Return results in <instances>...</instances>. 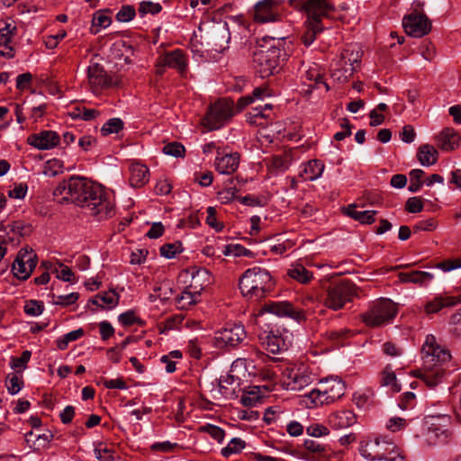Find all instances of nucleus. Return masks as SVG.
Segmentation results:
<instances>
[{"label": "nucleus", "instance_id": "nucleus-1", "mask_svg": "<svg viewBox=\"0 0 461 461\" xmlns=\"http://www.w3.org/2000/svg\"><path fill=\"white\" fill-rule=\"evenodd\" d=\"M424 369L412 371V375L422 380L428 387L433 388L442 382L450 359L448 349L438 344L433 335H428L421 348Z\"/></svg>", "mask_w": 461, "mask_h": 461}, {"label": "nucleus", "instance_id": "nucleus-2", "mask_svg": "<svg viewBox=\"0 0 461 461\" xmlns=\"http://www.w3.org/2000/svg\"><path fill=\"white\" fill-rule=\"evenodd\" d=\"M290 5L300 11H304L307 15L305 32L301 36L304 46L309 47L316 39V35L324 31L322 19L329 16L333 11L332 5H320L318 0H290Z\"/></svg>", "mask_w": 461, "mask_h": 461}, {"label": "nucleus", "instance_id": "nucleus-3", "mask_svg": "<svg viewBox=\"0 0 461 461\" xmlns=\"http://www.w3.org/2000/svg\"><path fill=\"white\" fill-rule=\"evenodd\" d=\"M240 289L243 296L258 300L265 297L274 287L269 272L261 267L247 269L240 277Z\"/></svg>", "mask_w": 461, "mask_h": 461}, {"label": "nucleus", "instance_id": "nucleus-4", "mask_svg": "<svg viewBox=\"0 0 461 461\" xmlns=\"http://www.w3.org/2000/svg\"><path fill=\"white\" fill-rule=\"evenodd\" d=\"M83 199L81 203L76 205L88 210L99 220L110 218L114 214L113 195L100 184L93 182L90 185V192H87Z\"/></svg>", "mask_w": 461, "mask_h": 461}, {"label": "nucleus", "instance_id": "nucleus-5", "mask_svg": "<svg viewBox=\"0 0 461 461\" xmlns=\"http://www.w3.org/2000/svg\"><path fill=\"white\" fill-rule=\"evenodd\" d=\"M346 392L345 383L338 377H330L320 381L318 387L312 389L303 399L307 408H316L330 404L340 399Z\"/></svg>", "mask_w": 461, "mask_h": 461}, {"label": "nucleus", "instance_id": "nucleus-6", "mask_svg": "<svg viewBox=\"0 0 461 461\" xmlns=\"http://www.w3.org/2000/svg\"><path fill=\"white\" fill-rule=\"evenodd\" d=\"M360 454L370 461H405L397 446L383 437H376L362 442Z\"/></svg>", "mask_w": 461, "mask_h": 461}, {"label": "nucleus", "instance_id": "nucleus-7", "mask_svg": "<svg viewBox=\"0 0 461 461\" xmlns=\"http://www.w3.org/2000/svg\"><path fill=\"white\" fill-rule=\"evenodd\" d=\"M92 183L86 177L73 176L59 183L54 189L53 195L56 198L60 197V203H81L87 192H90Z\"/></svg>", "mask_w": 461, "mask_h": 461}, {"label": "nucleus", "instance_id": "nucleus-8", "mask_svg": "<svg viewBox=\"0 0 461 461\" xmlns=\"http://www.w3.org/2000/svg\"><path fill=\"white\" fill-rule=\"evenodd\" d=\"M357 294V287L350 280L344 279L330 284L326 289L324 305L333 311L342 309Z\"/></svg>", "mask_w": 461, "mask_h": 461}, {"label": "nucleus", "instance_id": "nucleus-9", "mask_svg": "<svg viewBox=\"0 0 461 461\" xmlns=\"http://www.w3.org/2000/svg\"><path fill=\"white\" fill-rule=\"evenodd\" d=\"M285 51L278 47L260 49L254 53L253 62L257 72L262 78L278 72L281 61L285 59Z\"/></svg>", "mask_w": 461, "mask_h": 461}, {"label": "nucleus", "instance_id": "nucleus-10", "mask_svg": "<svg viewBox=\"0 0 461 461\" xmlns=\"http://www.w3.org/2000/svg\"><path fill=\"white\" fill-rule=\"evenodd\" d=\"M397 313L396 305L389 299H380L361 314V320L369 327L384 325L392 321Z\"/></svg>", "mask_w": 461, "mask_h": 461}, {"label": "nucleus", "instance_id": "nucleus-11", "mask_svg": "<svg viewBox=\"0 0 461 461\" xmlns=\"http://www.w3.org/2000/svg\"><path fill=\"white\" fill-rule=\"evenodd\" d=\"M233 101L221 99L212 104L203 119V125L209 131L220 129L233 114Z\"/></svg>", "mask_w": 461, "mask_h": 461}, {"label": "nucleus", "instance_id": "nucleus-12", "mask_svg": "<svg viewBox=\"0 0 461 461\" xmlns=\"http://www.w3.org/2000/svg\"><path fill=\"white\" fill-rule=\"evenodd\" d=\"M313 375L307 366L287 367L283 372V381L287 389L300 391L313 382Z\"/></svg>", "mask_w": 461, "mask_h": 461}, {"label": "nucleus", "instance_id": "nucleus-13", "mask_svg": "<svg viewBox=\"0 0 461 461\" xmlns=\"http://www.w3.org/2000/svg\"><path fill=\"white\" fill-rule=\"evenodd\" d=\"M37 265V255L32 249L23 248L19 250L13 265L12 272L19 280H27Z\"/></svg>", "mask_w": 461, "mask_h": 461}, {"label": "nucleus", "instance_id": "nucleus-14", "mask_svg": "<svg viewBox=\"0 0 461 461\" xmlns=\"http://www.w3.org/2000/svg\"><path fill=\"white\" fill-rule=\"evenodd\" d=\"M262 312H268L280 318H290L297 322L306 320L303 310L296 308L287 301L267 302L261 308Z\"/></svg>", "mask_w": 461, "mask_h": 461}, {"label": "nucleus", "instance_id": "nucleus-15", "mask_svg": "<svg viewBox=\"0 0 461 461\" xmlns=\"http://www.w3.org/2000/svg\"><path fill=\"white\" fill-rule=\"evenodd\" d=\"M246 338L244 327L240 324H229L217 331L214 336L215 346L219 348H234Z\"/></svg>", "mask_w": 461, "mask_h": 461}, {"label": "nucleus", "instance_id": "nucleus-16", "mask_svg": "<svg viewBox=\"0 0 461 461\" xmlns=\"http://www.w3.org/2000/svg\"><path fill=\"white\" fill-rule=\"evenodd\" d=\"M166 68L176 69L180 74H184L187 68V58L183 50L177 49L160 55L157 59L156 73L162 76Z\"/></svg>", "mask_w": 461, "mask_h": 461}, {"label": "nucleus", "instance_id": "nucleus-17", "mask_svg": "<svg viewBox=\"0 0 461 461\" xmlns=\"http://www.w3.org/2000/svg\"><path fill=\"white\" fill-rule=\"evenodd\" d=\"M87 78L90 88L95 94L117 85L116 81L107 74L104 67L99 63H93L88 67Z\"/></svg>", "mask_w": 461, "mask_h": 461}, {"label": "nucleus", "instance_id": "nucleus-18", "mask_svg": "<svg viewBox=\"0 0 461 461\" xmlns=\"http://www.w3.org/2000/svg\"><path fill=\"white\" fill-rule=\"evenodd\" d=\"M402 25L407 34L416 38L428 34L431 29L430 21L421 14H411L405 16Z\"/></svg>", "mask_w": 461, "mask_h": 461}, {"label": "nucleus", "instance_id": "nucleus-19", "mask_svg": "<svg viewBox=\"0 0 461 461\" xmlns=\"http://www.w3.org/2000/svg\"><path fill=\"white\" fill-rule=\"evenodd\" d=\"M276 0H262L254 6V21L260 23L275 22L278 18Z\"/></svg>", "mask_w": 461, "mask_h": 461}, {"label": "nucleus", "instance_id": "nucleus-20", "mask_svg": "<svg viewBox=\"0 0 461 461\" xmlns=\"http://www.w3.org/2000/svg\"><path fill=\"white\" fill-rule=\"evenodd\" d=\"M28 143L40 149H50L59 142V136L53 131H42L40 133L32 134L28 137Z\"/></svg>", "mask_w": 461, "mask_h": 461}, {"label": "nucleus", "instance_id": "nucleus-21", "mask_svg": "<svg viewBox=\"0 0 461 461\" xmlns=\"http://www.w3.org/2000/svg\"><path fill=\"white\" fill-rule=\"evenodd\" d=\"M240 156L238 152L222 154L217 149V157L214 162L215 169L220 174L230 175L234 173L240 165Z\"/></svg>", "mask_w": 461, "mask_h": 461}, {"label": "nucleus", "instance_id": "nucleus-22", "mask_svg": "<svg viewBox=\"0 0 461 461\" xmlns=\"http://www.w3.org/2000/svg\"><path fill=\"white\" fill-rule=\"evenodd\" d=\"M230 40V33L227 23H219L214 26L210 41L213 50L222 52L229 48Z\"/></svg>", "mask_w": 461, "mask_h": 461}, {"label": "nucleus", "instance_id": "nucleus-23", "mask_svg": "<svg viewBox=\"0 0 461 461\" xmlns=\"http://www.w3.org/2000/svg\"><path fill=\"white\" fill-rule=\"evenodd\" d=\"M461 303V294L458 295H438L426 303L424 310L428 314L438 312L444 308H448Z\"/></svg>", "mask_w": 461, "mask_h": 461}, {"label": "nucleus", "instance_id": "nucleus-24", "mask_svg": "<svg viewBox=\"0 0 461 461\" xmlns=\"http://www.w3.org/2000/svg\"><path fill=\"white\" fill-rule=\"evenodd\" d=\"M329 424L335 429H347L357 422L355 413L350 410H341L329 416Z\"/></svg>", "mask_w": 461, "mask_h": 461}, {"label": "nucleus", "instance_id": "nucleus-25", "mask_svg": "<svg viewBox=\"0 0 461 461\" xmlns=\"http://www.w3.org/2000/svg\"><path fill=\"white\" fill-rule=\"evenodd\" d=\"M460 137L452 128H445L436 137V143L439 149L450 151L458 147Z\"/></svg>", "mask_w": 461, "mask_h": 461}, {"label": "nucleus", "instance_id": "nucleus-26", "mask_svg": "<svg viewBox=\"0 0 461 461\" xmlns=\"http://www.w3.org/2000/svg\"><path fill=\"white\" fill-rule=\"evenodd\" d=\"M130 184L133 187H141L149 181V168L139 162H132L130 166Z\"/></svg>", "mask_w": 461, "mask_h": 461}, {"label": "nucleus", "instance_id": "nucleus-27", "mask_svg": "<svg viewBox=\"0 0 461 461\" xmlns=\"http://www.w3.org/2000/svg\"><path fill=\"white\" fill-rule=\"evenodd\" d=\"M6 235H4L7 239L8 242H19L20 237H24L31 232V226L25 224L23 221H17L11 224L6 225L4 228Z\"/></svg>", "mask_w": 461, "mask_h": 461}, {"label": "nucleus", "instance_id": "nucleus-28", "mask_svg": "<svg viewBox=\"0 0 461 461\" xmlns=\"http://www.w3.org/2000/svg\"><path fill=\"white\" fill-rule=\"evenodd\" d=\"M356 67L339 59L332 64L331 77L339 83H344L353 75Z\"/></svg>", "mask_w": 461, "mask_h": 461}, {"label": "nucleus", "instance_id": "nucleus-29", "mask_svg": "<svg viewBox=\"0 0 461 461\" xmlns=\"http://www.w3.org/2000/svg\"><path fill=\"white\" fill-rule=\"evenodd\" d=\"M210 285V272L199 268L192 273V279L188 287L194 294H201L202 291Z\"/></svg>", "mask_w": 461, "mask_h": 461}, {"label": "nucleus", "instance_id": "nucleus-30", "mask_svg": "<svg viewBox=\"0 0 461 461\" xmlns=\"http://www.w3.org/2000/svg\"><path fill=\"white\" fill-rule=\"evenodd\" d=\"M398 278L402 283H413L420 285H427L433 279V275L425 271L401 272Z\"/></svg>", "mask_w": 461, "mask_h": 461}, {"label": "nucleus", "instance_id": "nucleus-31", "mask_svg": "<svg viewBox=\"0 0 461 461\" xmlns=\"http://www.w3.org/2000/svg\"><path fill=\"white\" fill-rule=\"evenodd\" d=\"M323 170L324 164L321 160L312 159L303 165L300 176L307 181H314L321 176Z\"/></svg>", "mask_w": 461, "mask_h": 461}, {"label": "nucleus", "instance_id": "nucleus-32", "mask_svg": "<svg viewBox=\"0 0 461 461\" xmlns=\"http://www.w3.org/2000/svg\"><path fill=\"white\" fill-rule=\"evenodd\" d=\"M448 433L446 429L439 426L432 424L427 429L425 435V441L429 446H435L438 444H444L447 441Z\"/></svg>", "mask_w": 461, "mask_h": 461}, {"label": "nucleus", "instance_id": "nucleus-33", "mask_svg": "<svg viewBox=\"0 0 461 461\" xmlns=\"http://www.w3.org/2000/svg\"><path fill=\"white\" fill-rule=\"evenodd\" d=\"M288 338V334L283 336L275 335L273 331L269 333L267 337L266 345L267 349L273 353H280L282 351L287 350L289 348V341H286Z\"/></svg>", "mask_w": 461, "mask_h": 461}, {"label": "nucleus", "instance_id": "nucleus-34", "mask_svg": "<svg viewBox=\"0 0 461 461\" xmlns=\"http://www.w3.org/2000/svg\"><path fill=\"white\" fill-rule=\"evenodd\" d=\"M417 158L422 166H432L438 160V151L432 145L423 144L418 149Z\"/></svg>", "mask_w": 461, "mask_h": 461}, {"label": "nucleus", "instance_id": "nucleus-35", "mask_svg": "<svg viewBox=\"0 0 461 461\" xmlns=\"http://www.w3.org/2000/svg\"><path fill=\"white\" fill-rule=\"evenodd\" d=\"M287 275L303 285L310 283L313 278L312 273L301 264L293 265L291 268L288 269Z\"/></svg>", "mask_w": 461, "mask_h": 461}, {"label": "nucleus", "instance_id": "nucleus-36", "mask_svg": "<svg viewBox=\"0 0 461 461\" xmlns=\"http://www.w3.org/2000/svg\"><path fill=\"white\" fill-rule=\"evenodd\" d=\"M90 303L102 308H104V304H105L107 308L112 309L118 304L119 294H116L113 290H109L104 294H97L95 299L90 300Z\"/></svg>", "mask_w": 461, "mask_h": 461}, {"label": "nucleus", "instance_id": "nucleus-37", "mask_svg": "<svg viewBox=\"0 0 461 461\" xmlns=\"http://www.w3.org/2000/svg\"><path fill=\"white\" fill-rule=\"evenodd\" d=\"M380 384L382 386H390L393 393L401 391V384L398 383L396 375L390 366H386L381 372Z\"/></svg>", "mask_w": 461, "mask_h": 461}, {"label": "nucleus", "instance_id": "nucleus-38", "mask_svg": "<svg viewBox=\"0 0 461 461\" xmlns=\"http://www.w3.org/2000/svg\"><path fill=\"white\" fill-rule=\"evenodd\" d=\"M292 163L291 151H284L272 157V167L279 171L286 170Z\"/></svg>", "mask_w": 461, "mask_h": 461}, {"label": "nucleus", "instance_id": "nucleus-39", "mask_svg": "<svg viewBox=\"0 0 461 461\" xmlns=\"http://www.w3.org/2000/svg\"><path fill=\"white\" fill-rule=\"evenodd\" d=\"M111 23V17L105 15L104 12L98 11L94 14L91 31L94 34H96L101 28H107Z\"/></svg>", "mask_w": 461, "mask_h": 461}, {"label": "nucleus", "instance_id": "nucleus-40", "mask_svg": "<svg viewBox=\"0 0 461 461\" xmlns=\"http://www.w3.org/2000/svg\"><path fill=\"white\" fill-rule=\"evenodd\" d=\"M246 443L240 438H232L229 444L221 451L224 457H229L233 454H239L245 447Z\"/></svg>", "mask_w": 461, "mask_h": 461}, {"label": "nucleus", "instance_id": "nucleus-41", "mask_svg": "<svg viewBox=\"0 0 461 461\" xmlns=\"http://www.w3.org/2000/svg\"><path fill=\"white\" fill-rule=\"evenodd\" d=\"M304 448L316 455L319 457H324L328 455V447L326 445L321 444L319 441L314 439H306L303 443Z\"/></svg>", "mask_w": 461, "mask_h": 461}, {"label": "nucleus", "instance_id": "nucleus-42", "mask_svg": "<svg viewBox=\"0 0 461 461\" xmlns=\"http://www.w3.org/2000/svg\"><path fill=\"white\" fill-rule=\"evenodd\" d=\"M272 109V104H266L264 106H257L253 108V111L249 113L248 120L249 123H257L258 119H268L270 118V111Z\"/></svg>", "mask_w": 461, "mask_h": 461}, {"label": "nucleus", "instance_id": "nucleus-43", "mask_svg": "<svg viewBox=\"0 0 461 461\" xmlns=\"http://www.w3.org/2000/svg\"><path fill=\"white\" fill-rule=\"evenodd\" d=\"M84 335L83 329L72 330L57 340V347L60 350H64L68 348V343L80 339Z\"/></svg>", "mask_w": 461, "mask_h": 461}, {"label": "nucleus", "instance_id": "nucleus-44", "mask_svg": "<svg viewBox=\"0 0 461 461\" xmlns=\"http://www.w3.org/2000/svg\"><path fill=\"white\" fill-rule=\"evenodd\" d=\"M123 122L120 118H112L108 120L101 128L103 136H108L112 133H118L123 129Z\"/></svg>", "mask_w": 461, "mask_h": 461}, {"label": "nucleus", "instance_id": "nucleus-45", "mask_svg": "<svg viewBox=\"0 0 461 461\" xmlns=\"http://www.w3.org/2000/svg\"><path fill=\"white\" fill-rule=\"evenodd\" d=\"M94 453L95 456L99 461H114L113 449L108 447L107 445L103 442H99L95 445Z\"/></svg>", "mask_w": 461, "mask_h": 461}, {"label": "nucleus", "instance_id": "nucleus-46", "mask_svg": "<svg viewBox=\"0 0 461 461\" xmlns=\"http://www.w3.org/2000/svg\"><path fill=\"white\" fill-rule=\"evenodd\" d=\"M424 175L425 172L420 168L412 169L410 172V185L408 187L410 192L416 193L421 188V178Z\"/></svg>", "mask_w": 461, "mask_h": 461}, {"label": "nucleus", "instance_id": "nucleus-47", "mask_svg": "<svg viewBox=\"0 0 461 461\" xmlns=\"http://www.w3.org/2000/svg\"><path fill=\"white\" fill-rule=\"evenodd\" d=\"M160 255L166 258H173L182 252V243L177 241L174 243H166L160 247Z\"/></svg>", "mask_w": 461, "mask_h": 461}, {"label": "nucleus", "instance_id": "nucleus-48", "mask_svg": "<svg viewBox=\"0 0 461 461\" xmlns=\"http://www.w3.org/2000/svg\"><path fill=\"white\" fill-rule=\"evenodd\" d=\"M15 25L9 23H4V26L0 27V45L7 46L15 34Z\"/></svg>", "mask_w": 461, "mask_h": 461}, {"label": "nucleus", "instance_id": "nucleus-49", "mask_svg": "<svg viewBox=\"0 0 461 461\" xmlns=\"http://www.w3.org/2000/svg\"><path fill=\"white\" fill-rule=\"evenodd\" d=\"M100 114V112L96 109H88L86 107L76 108L72 113L71 116L73 118H79L84 121H91L95 119Z\"/></svg>", "mask_w": 461, "mask_h": 461}, {"label": "nucleus", "instance_id": "nucleus-50", "mask_svg": "<svg viewBox=\"0 0 461 461\" xmlns=\"http://www.w3.org/2000/svg\"><path fill=\"white\" fill-rule=\"evenodd\" d=\"M118 321L123 326H131L133 324L143 325L144 321L135 315V312L129 310L119 315Z\"/></svg>", "mask_w": 461, "mask_h": 461}, {"label": "nucleus", "instance_id": "nucleus-51", "mask_svg": "<svg viewBox=\"0 0 461 461\" xmlns=\"http://www.w3.org/2000/svg\"><path fill=\"white\" fill-rule=\"evenodd\" d=\"M162 10V6L158 3H153L151 1H143L140 4L139 13L140 16H144L148 14H157Z\"/></svg>", "mask_w": 461, "mask_h": 461}, {"label": "nucleus", "instance_id": "nucleus-52", "mask_svg": "<svg viewBox=\"0 0 461 461\" xmlns=\"http://www.w3.org/2000/svg\"><path fill=\"white\" fill-rule=\"evenodd\" d=\"M339 59H343L344 62H348L352 64L353 67H356V64L360 61L361 54L358 50L348 47L342 50Z\"/></svg>", "mask_w": 461, "mask_h": 461}, {"label": "nucleus", "instance_id": "nucleus-53", "mask_svg": "<svg viewBox=\"0 0 461 461\" xmlns=\"http://www.w3.org/2000/svg\"><path fill=\"white\" fill-rule=\"evenodd\" d=\"M201 294H194L190 288L187 286L182 294L177 298V302L181 304V307L184 308L185 306L195 304L198 301V298Z\"/></svg>", "mask_w": 461, "mask_h": 461}, {"label": "nucleus", "instance_id": "nucleus-54", "mask_svg": "<svg viewBox=\"0 0 461 461\" xmlns=\"http://www.w3.org/2000/svg\"><path fill=\"white\" fill-rule=\"evenodd\" d=\"M44 310L43 303L36 300H30L25 303L24 312L30 316H39Z\"/></svg>", "mask_w": 461, "mask_h": 461}, {"label": "nucleus", "instance_id": "nucleus-55", "mask_svg": "<svg viewBox=\"0 0 461 461\" xmlns=\"http://www.w3.org/2000/svg\"><path fill=\"white\" fill-rule=\"evenodd\" d=\"M185 147L179 142H171L164 146L163 152L167 155L180 158L185 154Z\"/></svg>", "mask_w": 461, "mask_h": 461}, {"label": "nucleus", "instance_id": "nucleus-56", "mask_svg": "<svg viewBox=\"0 0 461 461\" xmlns=\"http://www.w3.org/2000/svg\"><path fill=\"white\" fill-rule=\"evenodd\" d=\"M136 12L131 5H123L116 14V20L120 23H127L135 17Z\"/></svg>", "mask_w": 461, "mask_h": 461}, {"label": "nucleus", "instance_id": "nucleus-57", "mask_svg": "<svg viewBox=\"0 0 461 461\" xmlns=\"http://www.w3.org/2000/svg\"><path fill=\"white\" fill-rule=\"evenodd\" d=\"M6 383L8 393L13 395L18 393L23 385L22 378L16 375H8Z\"/></svg>", "mask_w": 461, "mask_h": 461}, {"label": "nucleus", "instance_id": "nucleus-58", "mask_svg": "<svg viewBox=\"0 0 461 461\" xmlns=\"http://www.w3.org/2000/svg\"><path fill=\"white\" fill-rule=\"evenodd\" d=\"M223 254L225 256L229 255H234L236 257L240 256H248L251 254L250 250L243 247L242 245L236 244V245H228L225 247L223 250Z\"/></svg>", "mask_w": 461, "mask_h": 461}, {"label": "nucleus", "instance_id": "nucleus-59", "mask_svg": "<svg viewBox=\"0 0 461 461\" xmlns=\"http://www.w3.org/2000/svg\"><path fill=\"white\" fill-rule=\"evenodd\" d=\"M206 223L216 231H221L223 229V224L217 221L216 210L214 207L210 206L207 208Z\"/></svg>", "mask_w": 461, "mask_h": 461}, {"label": "nucleus", "instance_id": "nucleus-60", "mask_svg": "<svg viewBox=\"0 0 461 461\" xmlns=\"http://www.w3.org/2000/svg\"><path fill=\"white\" fill-rule=\"evenodd\" d=\"M306 432L312 437L318 438L321 436H327L330 433V430L324 425L313 423L307 427Z\"/></svg>", "mask_w": 461, "mask_h": 461}, {"label": "nucleus", "instance_id": "nucleus-61", "mask_svg": "<svg viewBox=\"0 0 461 461\" xmlns=\"http://www.w3.org/2000/svg\"><path fill=\"white\" fill-rule=\"evenodd\" d=\"M437 223L433 218L420 221L413 226L414 232L417 231H432L436 229Z\"/></svg>", "mask_w": 461, "mask_h": 461}, {"label": "nucleus", "instance_id": "nucleus-62", "mask_svg": "<svg viewBox=\"0 0 461 461\" xmlns=\"http://www.w3.org/2000/svg\"><path fill=\"white\" fill-rule=\"evenodd\" d=\"M406 210L411 213L420 212L423 210V203L421 198L413 196L407 200Z\"/></svg>", "mask_w": 461, "mask_h": 461}, {"label": "nucleus", "instance_id": "nucleus-63", "mask_svg": "<svg viewBox=\"0 0 461 461\" xmlns=\"http://www.w3.org/2000/svg\"><path fill=\"white\" fill-rule=\"evenodd\" d=\"M32 353L29 350H24L20 357L12 358L11 366L14 369L25 368V365L29 362Z\"/></svg>", "mask_w": 461, "mask_h": 461}, {"label": "nucleus", "instance_id": "nucleus-64", "mask_svg": "<svg viewBox=\"0 0 461 461\" xmlns=\"http://www.w3.org/2000/svg\"><path fill=\"white\" fill-rule=\"evenodd\" d=\"M203 429L219 443H221L224 439L225 432L218 426L209 424Z\"/></svg>", "mask_w": 461, "mask_h": 461}]
</instances>
